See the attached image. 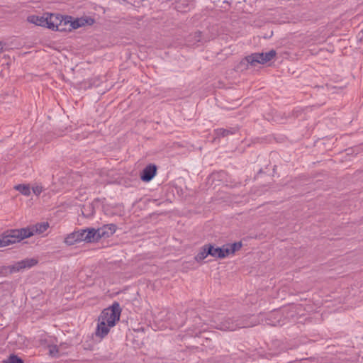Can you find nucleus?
I'll return each instance as SVG.
<instances>
[{"label":"nucleus","mask_w":363,"mask_h":363,"mask_svg":"<svg viewBox=\"0 0 363 363\" xmlns=\"http://www.w3.org/2000/svg\"><path fill=\"white\" fill-rule=\"evenodd\" d=\"M214 327L223 331H234L240 328H250L256 325L255 317L248 315L215 317Z\"/></svg>","instance_id":"1"},{"label":"nucleus","mask_w":363,"mask_h":363,"mask_svg":"<svg viewBox=\"0 0 363 363\" xmlns=\"http://www.w3.org/2000/svg\"><path fill=\"white\" fill-rule=\"evenodd\" d=\"M121 313L120 304L114 301L111 306L104 308L98 318V320L104 321L109 327H114L119 321Z\"/></svg>","instance_id":"2"},{"label":"nucleus","mask_w":363,"mask_h":363,"mask_svg":"<svg viewBox=\"0 0 363 363\" xmlns=\"http://www.w3.org/2000/svg\"><path fill=\"white\" fill-rule=\"evenodd\" d=\"M277 52L274 50H271L267 52H255L250 55L245 57L240 62V66L242 65H251L256 66L257 64H265L269 62L274 57H275Z\"/></svg>","instance_id":"3"},{"label":"nucleus","mask_w":363,"mask_h":363,"mask_svg":"<svg viewBox=\"0 0 363 363\" xmlns=\"http://www.w3.org/2000/svg\"><path fill=\"white\" fill-rule=\"evenodd\" d=\"M5 240L11 244L21 242L25 238L33 236V231L29 228H23L20 229H9L3 233Z\"/></svg>","instance_id":"4"},{"label":"nucleus","mask_w":363,"mask_h":363,"mask_svg":"<svg viewBox=\"0 0 363 363\" xmlns=\"http://www.w3.org/2000/svg\"><path fill=\"white\" fill-rule=\"evenodd\" d=\"M38 259L35 258H26L16 262L13 265L4 266L1 268V273L13 274L18 272L24 269H30L38 264Z\"/></svg>","instance_id":"5"},{"label":"nucleus","mask_w":363,"mask_h":363,"mask_svg":"<svg viewBox=\"0 0 363 363\" xmlns=\"http://www.w3.org/2000/svg\"><path fill=\"white\" fill-rule=\"evenodd\" d=\"M116 229L117 227L115 224L104 225L97 229L92 228V243L98 242L100 239H106L111 237Z\"/></svg>","instance_id":"6"},{"label":"nucleus","mask_w":363,"mask_h":363,"mask_svg":"<svg viewBox=\"0 0 363 363\" xmlns=\"http://www.w3.org/2000/svg\"><path fill=\"white\" fill-rule=\"evenodd\" d=\"M157 167L154 164H149L140 172V179L145 182H150L156 175Z\"/></svg>","instance_id":"7"},{"label":"nucleus","mask_w":363,"mask_h":363,"mask_svg":"<svg viewBox=\"0 0 363 363\" xmlns=\"http://www.w3.org/2000/svg\"><path fill=\"white\" fill-rule=\"evenodd\" d=\"M209 255L218 258L223 259L228 257V251L225 250V245L222 247H215L213 244H208Z\"/></svg>","instance_id":"8"},{"label":"nucleus","mask_w":363,"mask_h":363,"mask_svg":"<svg viewBox=\"0 0 363 363\" xmlns=\"http://www.w3.org/2000/svg\"><path fill=\"white\" fill-rule=\"evenodd\" d=\"M61 16L59 13H47L48 24L46 28L52 30H57L59 24H60Z\"/></svg>","instance_id":"9"},{"label":"nucleus","mask_w":363,"mask_h":363,"mask_svg":"<svg viewBox=\"0 0 363 363\" xmlns=\"http://www.w3.org/2000/svg\"><path fill=\"white\" fill-rule=\"evenodd\" d=\"M290 349L291 348L288 347V345L281 340H274L272 341L270 350H274L272 352L273 355H277L279 353L286 352Z\"/></svg>","instance_id":"10"},{"label":"nucleus","mask_w":363,"mask_h":363,"mask_svg":"<svg viewBox=\"0 0 363 363\" xmlns=\"http://www.w3.org/2000/svg\"><path fill=\"white\" fill-rule=\"evenodd\" d=\"M111 327L108 326V324L102 320H98L97 327L95 331V335L100 339L104 338L110 332Z\"/></svg>","instance_id":"11"},{"label":"nucleus","mask_w":363,"mask_h":363,"mask_svg":"<svg viewBox=\"0 0 363 363\" xmlns=\"http://www.w3.org/2000/svg\"><path fill=\"white\" fill-rule=\"evenodd\" d=\"M28 21L30 23H33L36 26L46 28L48 24L47 13H45L43 16H39L36 15H31L28 17Z\"/></svg>","instance_id":"12"},{"label":"nucleus","mask_w":363,"mask_h":363,"mask_svg":"<svg viewBox=\"0 0 363 363\" xmlns=\"http://www.w3.org/2000/svg\"><path fill=\"white\" fill-rule=\"evenodd\" d=\"M89 20H91V18H74L72 16L71 23L69 24L68 30L71 31L73 29H77L82 26H84L86 23H89Z\"/></svg>","instance_id":"13"},{"label":"nucleus","mask_w":363,"mask_h":363,"mask_svg":"<svg viewBox=\"0 0 363 363\" xmlns=\"http://www.w3.org/2000/svg\"><path fill=\"white\" fill-rule=\"evenodd\" d=\"M214 131H215V134L217 138H220V137L224 138V137H227L230 135L235 134L238 131V128H235V127L230 128H227V129L218 128V129H216Z\"/></svg>","instance_id":"14"},{"label":"nucleus","mask_w":363,"mask_h":363,"mask_svg":"<svg viewBox=\"0 0 363 363\" xmlns=\"http://www.w3.org/2000/svg\"><path fill=\"white\" fill-rule=\"evenodd\" d=\"M79 235V239L77 240V242L82 241H86V242H91V228H86L81 230L75 231Z\"/></svg>","instance_id":"15"},{"label":"nucleus","mask_w":363,"mask_h":363,"mask_svg":"<svg viewBox=\"0 0 363 363\" xmlns=\"http://www.w3.org/2000/svg\"><path fill=\"white\" fill-rule=\"evenodd\" d=\"M72 16L67 15H62L60 17V24H59L58 31L68 30L69 24L71 23Z\"/></svg>","instance_id":"16"},{"label":"nucleus","mask_w":363,"mask_h":363,"mask_svg":"<svg viewBox=\"0 0 363 363\" xmlns=\"http://www.w3.org/2000/svg\"><path fill=\"white\" fill-rule=\"evenodd\" d=\"M49 227V224L48 222H43V223H37L36 225L32 226V227H28L30 228V230L33 231V235H34V233H38V234H40V233H44Z\"/></svg>","instance_id":"17"},{"label":"nucleus","mask_w":363,"mask_h":363,"mask_svg":"<svg viewBox=\"0 0 363 363\" xmlns=\"http://www.w3.org/2000/svg\"><path fill=\"white\" fill-rule=\"evenodd\" d=\"M225 247V250L228 251V256L230 255L234 254L235 252L240 250V248L242 246V242H235L234 243L230 244H225L224 245Z\"/></svg>","instance_id":"18"},{"label":"nucleus","mask_w":363,"mask_h":363,"mask_svg":"<svg viewBox=\"0 0 363 363\" xmlns=\"http://www.w3.org/2000/svg\"><path fill=\"white\" fill-rule=\"evenodd\" d=\"M209 255L208 244L204 245L201 251L195 256L194 259L196 262H199L203 260L207 256Z\"/></svg>","instance_id":"19"},{"label":"nucleus","mask_w":363,"mask_h":363,"mask_svg":"<svg viewBox=\"0 0 363 363\" xmlns=\"http://www.w3.org/2000/svg\"><path fill=\"white\" fill-rule=\"evenodd\" d=\"M79 235L74 232L67 235L65 238V242L68 245H72L77 242Z\"/></svg>","instance_id":"20"},{"label":"nucleus","mask_w":363,"mask_h":363,"mask_svg":"<svg viewBox=\"0 0 363 363\" xmlns=\"http://www.w3.org/2000/svg\"><path fill=\"white\" fill-rule=\"evenodd\" d=\"M15 189L24 196H29L30 194V188L28 184H18L15 186Z\"/></svg>","instance_id":"21"},{"label":"nucleus","mask_w":363,"mask_h":363,"mask_svg":"<svg viewBox=\"0 0 363 363\" xmlns=\"http://www.w3.org/2000/svg\"><path fill=\"white\" fill-rule=\"evenodd\" d=\"M2 363H24L23 360L14 354H11L6 359L2 361Z\"/></svg>","instance_id":"22"},{"label":"nucleus","mask_w":363,"mask_h":363,"mask_svg":"<svg viewBox=\"0 0 363 363\" xmlns=\"http://www.w3.org/2000/svg\"><path fill=\"white\" fill-rule=\"evenodd\" d=\"M58 352V347L56 345L50 346L49 353L51 356H56Z\"/></svg>","instance_id":"23"},{"label":"nucleus","mask_w":363,"mask_h":363,"mask_svg":"<svg viewBox=\"0 0 363 363\" xmlns=\"http://www.w3.org/2000/svg\"><path fill=\"white\" fill-rule=\"evenodd\" d=\"M32 190H33V192L35 195L38 196V195H40V193L42 192V191H43V187H42L41 186H38V185H37V186H33V187L32 188Z\"/></svg>","instance_id":"24"},{"label":"nucleus","mask_w":363,"mask_h":363,"mask_svg":"<svg viewBox=\"0 0 363 363\" xmlns=\"http://www.w3.org/2000/svg\"><path fill=\"white\" fill-rule=\"evenodd\" d=\"M8 245H9V242H7V241L5 240L4 234L2 233V235H1V238H0V247H6Z\"/></svg>","instance_id":"25"},{"label":"nucleus","mask_w":363,"mask_h":363,"mask_svg":"<svg viewBox=\"0 0 363 363\" xmlns=\"http://www.w3.org/2000/svg\"><path fill=\"white\" fill-rule=\"evenodd\" d=\"M74 135L76 136V139L77 140H81V138H87L88 136V134H86V135H83L82 137L80 136V133H77L74 134Z\"/></svg>","instance_id":"26"},{"label":"nucleus","mask_w":363,"mask_h":363,"mask_svg":"<svg viewBox=\"0 0 363 363\" xmlns=\"http://www.w3.org/2000/svg\"><path fill=\"white\" fill-rule=\"evenodd\" d=\"M201 32L199 31V32L195 33V38H199L201 37ZM197 40L200 41V39H198Z\"/></svg>","instance_id":"27"},{"label":"nucleus","mask_w":363,"mask_h":363,"mask_svg":"<svg viewBox=\"0 0 363 363\" xmlns=\"http://www.w3.org/2000/svg\"><path fill=\"white\" fill-rule=\"evenodd\" d=\"M3 49H4L3 43L1 42H0V52H1L3 51Z\"/></svg>","instance_id":"28"},{"label":"nucleus","mask_w":363,"mask_h":363,"mask_svg":"<svg viewBox=\"0 0 363 363\" xmlns=\"http://www.w3.org/2000/svg\"><path fill=\"white\" fill-rule=\"evenodd\" d=\"M261 173H262V169H260L259 170V172H258V174H261Z\"/></svg>","instance_id":"29"},{"label":"nucleus","mask_w":363,"mask_h":363,"mask_svg":"<svg viewBox=\"0 0 363 363\" xmlns=\"http://www.w3.org/2000/svg\"><path fill=\"white\" fill-rule=\"evenodd\" d=\"M92 24L94 23V20L92 18L91 20Z\"/></svg>","instance_id":"30"}]
</instances>
